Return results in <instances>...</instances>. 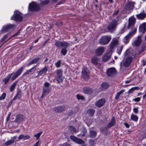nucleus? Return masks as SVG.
Segmentation results:
<instances>
[{"label":"nucleus","mask_w":146,"mask_h":146,"mask_svg":"<svg viewBox=\"0 0 146 146\" xmlns=\"http://www.w3.org/2000/svg\"><path fill=\"white\" fill-rule=\"evenodd\" d=\"M49 2V0H45L44 1H43L42 2V3L43 4L46 5V4H48Z\"/></svg>","instance_id":"bf43d9fd"},{"label":"nucleus","mask_w":146,"mask_h":146,"mask_svg":"<svg viewBox=\"0 0 146 146\" xmlns=\"http://www.w3.org/2000/svg\"><path fill=\"white\" fill-rule=\"evenodd\" d=\"M89 143L91 146H93L94 145V141L92 140H90L89 141Z\"/></svg>","instance_id":"4d7b16f0"},{"label":"nucleus","mask_w":146,"mask_h":146,"mask_svg":"<svg viewBox=\"0 0 146 146\" xmlns=\"http://www.w3.org/2000/svg\"><path fill=\"white\" fill-rule=\"evenodd\" d=\"M49 85V84L47 82H46L44 84V86H45L44 87H49L48 86Z\"/></svg>","instance_id":"e2e57ef3"},{"label":"nucleus","mask_w":146,"mask_h":146,"mask_svg":"<svg viewBox=\"0 0 146 146\" xmlns=\"http://www.w3.org/2000/svg\"><path fill=\"white\" fill-rule=\"evenodd\" d=\"M142 63L143 66H144L146 65V60H143L142 61Z\"/></svg>","instance_id":"052dcab7"},{"label":"nucleus","mask_w":146,"mask_h":146,"mask_svg":"<svg viewBox=\"0 0 146 146\" xmlns=\"http://www.w3.org/2000/svg\"><path fill=\"white\" fill-rule=\"evenodd\" d=\"M130 51L129 50L127 49L126 50L124 53V55L125 56H126L127 55H128Z\"/></svg>","instance_id":"5fc2aeb1"},{"label":"nucleus","mask_w":146,"mask_h":146,"mask_svg":"<svg viewBox=\"0 0 146 146\" xmlns=\"http://www.w3.org/2000/svg\"><path fill=\"white\" fill-rule=\"evenodd\" d=\"M14 142L13 140H10L7 141L5 143V145H10L11 144L13 143Z\"/></svg>","instance_id":"49530a36"},{"label":"nucleus","mask_w":146,"mask_h":146,"mask_svg":"<svg viewBox=\"0 0 146 146\" xmlns=\"http://www.w3.org/2000/svg\"><path fill=\"white\" fill-rule=\"evenodd\" d=\"M124 125L127 128H129L130 127L129 125L127 123H124Z\"/></svg>","instance_id":"69168bd1"},{"label":"nucleus","mask_w":146,"mask_h":146,"mask_svg":"<svg viewBox=\"0 0 146 146\" xmlns=\"http://www.w3.org/2000/svg\"><path fill=\"white\" fill-rule=\"evenodd\" d=\"M62 74L63 72L62 70L60 69H58L57 70V81L59 82H61L62 81Z\"/></svg>","instance_id":"1a4fd4ad"},{"label":"nucleus","mask_w":146,"mask_h":146,"mask_svg":"<svg viewBox=\"0 0 146 146\" xmlns=\"http://www.w3.org/2000/svg\"><path fill=\"white\" fill-rule=\"evenodd\" d=\"M51 90L49 87H44L43 89L42 95L41 96L42 98L47 95Z\"/></svg>","instance_id":"ddd939ff"},{"label":"nucleus","mask_w":146,"mask_h":146,"mask_svg":"<svg viewBox=\"0 0 146 146\" xmlns=\"http://www.w3.org/2000/svg\"><path fill=\"white\" fill-rule=\"evenodd\" d=\"M67 52V50L66 48H63L61 51V53L64 56L66 54Z\"/></svg>","instance_id":"37998d69"},{"label":"nucleus","mask_w":146,"mask_h":146,"mask_svg":"<svg viewBox=\"0 0 146 146\" xmlns=\"http://www.w3.org/2000/svg\"><path fill=\"white\" fill-rule=\"evenodd\" d=\"M30 138V136L27 135H24L23 134H21L18 137V140H17V141H18L20 140L23 139L24 140L29 139Z\"/></svg>","instance_id":"f3484780"},{"label":"nucleus","mask_w":146,"mask_h":146,"mask_svg":"<svg viewBox=\"0 0 146 146\" xmlns=\"http://www.w3.org/2000/svg\"><path fill=\"white\" fill-rule=\"evenodd\" d=\"M83 92L87 94H90L93 92L91 89L89 88H84L83 89Z\"/></svg>","instance_id":"393cba45"},{"label":"nucleus","mask_w":146,"mask_h":146,"mask_svg":"<svg viewBox=\"0 0 146 146\" xmlns=\"http://www.w3.org/2000/svg\"><path fill=\"white\" fill-rule=\"evenodd\" d=\"M133 58L131 57H127L125 60L123 61V66L126 67H128L132 62Z\"/></svg>","instance_id":"9b49d317"},{"label":"nucleus","mask_w":146,"mask_h":146,"mask_svg":"<svg viewBox=\"0 0 146 146\" xmlns=\"http://www.w3.org/2000/svg\"><path fill=\"white\" fill-rule=\"evenodd\" d=\"M105 100L104 99H102L98 100L96 103V105L99 107H102L103 105L105 102Z\"/></svg>","instance_id":"412c9836"},{"label":"nucleus","mask_w":146,"mask_h":146,"mask_svg":"<svg viewBox=\"0 0 146 146\" xmlns=\"http://www.w3.org/2000/svg\"><path fill=\"white\" fill-rule=\"evenodd\" d=\"M133 88H132L130 89L129 90V93H131V92H133Z\"/></svg>","instance_id":"338daca9"},{"label":"nucleus","mask_w":146,"mask_h":146,"mask_svg":"<svg viewBox=\"0 0 146 146\" xmlns=\"http://www.w3.org/2000/svg\"><path fill=\"white\" fill-rule=\"evenodd\" d=\"M96 133L94 131H90V136L92 138H94L96 136Z\"/></svg>","instance_id":"7c9ffc66"},{"label":"nucleus","mask_w":146,"mask_h":146,"mask_svg":"<svg viewBox=\"0 0 146 146\" xmlns=\"http://www.w3.org/2000/svg\"><path fill=\"white\" fill-rule=\"evenodd\" d=\"M115 119L114 117H113L110 122L108 123L107 125V127L109 128L115 125Z\"/></svg>","instance_id":"bb28decb"},{"label":"nucleus","mask_w":146,"mask_h":146,"mask_svg":"<svg viewBox=\"0 0 146 146\" xmlns=\"http://www.w3.org/2000/svg\"><path fill=\"white\" fill-rule=\"evenodd\" d=\"M69 130L72 133H76L77 131L75 128L72 126H70L68 128Z\"/></svg>","instance_id":"473e14b6"},{"label":"nucleus","mask_w":146,"mask_h":146,"mask_svg":"<svg viewBox=\"0 0 146 146\" xmlns=\"http://www.w3.org/2000/svg\"><path fill=\"white\" fill-rule=\"evenodd\" d=\"M23 118V116L21 114H18L16 116L15 120L19 122L22 120Z\"/></svg>","instance_id":"c756f323"},{"label":"nucleus","mask_w":146,"mask_h":146,"mask_svg":"<svg viewBox=\"0 0 146 146\" xmlns=\"http://www.w3.org/2000/svg\"><path fill=\"white\" fill-rule=\"evenodd\" d=\"M104 48L103 47H100L96 50V54L98 56H101L104 52Z\"/></svg>","instance_id":"2eb2a0df"},{"label":"nucleus","mask_w":146,"mask_h":146,"mask_svg":"<svg viewBox=\"0 0 146 146\" xmlns=\"http://www.w3.org/2000/svg\"><path fill=\"white\" fill-rule=\"evenodd\" d=\"M28 9L29 10L31 11H36L39 10L40 7L36 2H33L29 4Z\"/></svg>","instance_id":"f03ea898"},{"label":"nucleus","mask_w":146,"mask_h":146,"mask_svg":"<svg viewBox=\"0 0 146 146\" xmlns=\"http://www.w3.org/2000/svg\"><path fill=\"white\" fill-rule=\"evenodd\" d=\"M64 110V106L56 107L53 108L54 111L57 112H60Z\"/></svg>","instance_id":"5701e85b"},{"label":"nucleus","mask_w":146,"mask_h":146,"mask_svg":"<svg viewBox=\"0 0 146 146\" xmlns=\"http://www.w3.org/2000/svg\"><path fill=\"white\" fill-rule=\"evenodd\" d=\"M131 119L134 121H137L138 118L136 115H132L131 116Z\"/></svg>","instance_id":"79ce46f5"},{"label":"nucleus","mask_w":146,"mask_h":146,"mask_svg":"<svg viewBox=\"0 0 146 146\" xmlns=\"http://www.w3.org/2000/svg\"><path fill=\"white\" fill-rule=\"evenodd\" d=\"M70 138L73 141H74V142L76 141L77 139V137L73 136V135H71L70 136Z\"/></svg>","instance_id":"3c124183"},{"label":"nucleus","mask_w":146,"mask_h":146,"mask_svg":"<svg viewBox=\"0 0 146 146\" xmlns=\"http://www.w3.org/2000/svg\"><path fill=\"white\" fill-rule=\"evenodd\" d=\"M77 98L78 99V100H83L84 99V98L83 96L79 95H77Z\"/></svg>","instance_id":"864d4df0"},{"label":"nucleus","mask_w":146,"mask_h":146,"mask_svg":"<svg viewBox=\"0 0 146 146\" xmlns=\"http://www.w3.org/2000/svg\"><path fill=\"white\" fill-rule=\"evenodd\" d=\"M98 59L97 58L94 57L92 58V62L93 64L96 65L98 64Z\"/></svg>","instance_id":"58836bf2"},{"label":"nucleus","mask_w":146,"mask_h":146,"mask_svg":"<svg viewBox=\"0 0 146 146\" xmlns=\"http://www.w3.org/2000/svg\"><path fill=\"white\" fill-rule=\"evenodd\" d=\"M116 70L114 68H112L109 69L107 71V75L110 76H111L115 74Z\"/></svg>","instance_id":"4468645a"},{"label":"nucleus","mask_w":146,"mask_h":146,"mask_svg":"<svg viewBox=\"0 0 146 146\" xmlns=\"http://www.w3.org/2000/svg\"><path fill=\"white\" fill-rule=\"evenodd\" d=\"M125 91V90L123 89H122L121 90H120L119 92H118L116 95L115 96V98L116 100L118 99L119 98V96L121 95V94H122L123 92H124Z\"/></svg>","instance_id":"f704fd0d"},{"label":"nucleus","mask_w":146,"mask_h":146,"mask_svg":"<svg viewBox=\"0 0 146 146\" xmlns=\"http://www.w3.org/2000/svg\"><path fill=\"white\" fill-rule=\"evenodd\" d=\"M111 54L110 52H108L105 54L102 57V60L104 62H106L110 59Z\"/></svg>","instance_id":"4be33fe9"},{"label":"nucleus","mask_w":146,"mask_h":146,"mask_svg":"<svg viewBox=\"0 0 146 146\" xmlns=\"http://www.w3.org/2000/svg\"><path fill=\"white\" fill-rule=\"evenodd\" d=\"M101 86L103 89L106 88L108 87V84L107 83H104L101 84Z\"/></svg>","instance_id":"a19ab883"},{"label":"nucleus","mask_w":146,"mask_h":146,"mask_svg":"<svg viewBox=\"0 0 146 146\" xmlns=\"http://www.w3.org/2000/svg\"><path fill=\"white\" fill-rule=\"evenodd\" d=\"M137 29L135 28L133 30L130 31L124 38L123 42L125 44L127 43L129 40L130 38L131 37L136 33Z\"/></svg>","instance_id":"7ed1b4c3"},{"label":"nucleus","mask_w":146,"mask_h":146,"mask_svg":"<svg viewBox=\"0 0 146 146\" xmlns=\"http://www.w3.org/2000/svg\"><path fill=\"white\" fill-rule=\"evenodd\" d=\"M23 68L22 67L19 69L12 76L11 79L14 80L18 77L22 73Z\"/></svg>","instance_id":"f8f14e48"},{"label":"nucleus","mask_w":146,"mask_h":146,"mask_svg":"<svg viewBox=\"0 0 146 146\" xmlns=\"http://www.w3.org/2000/svg\"><path fill=\"white\" fill-rule=\"evenodd\" d=\"M13 74H9L5 78H4L3 80V81L4 82L5 84H7L9 81V80L11 77V75Z\"/></svg>","instance_id":"c85d7f7f"},{"label":"nucleus","mask_w":146,"mask_h":146,"mask_svg":"<svg viewBox=\"0 0 146 146\" xmlns=\"http://www.w3.org/2000/svg\"><path fill=\"white\" fill-rule=\"evenodd\" d=\"M117 25V21L115 20H114L108 25L107 29L110 31H111L112 30H113Z\"/></svg>","instance_id":"6e6552de"},{"label":"nucleus","mask_w":146,"mask_h":146,"mask_svg":"<svg viewBox=\"0 0 146 146\" xmlns=\"http://www.w3.org/2000/svg\"><path fill=\"white\" fill-rule=\"evenodd\" d=\"M42 132H40L36 134L35 135H34V136L36 137V139H38L41 134H42Z\"/></svg>","instance_id":"09e8293b"},{"label":"nucleus","mask_w":146,"mask_h":146,"mask_svg":"<svg viewBox=\"0 0 146 146\" xmlns=\"http://www.w3.org/2000/svg\"><path fill=\"white\" fill-rule=\"evenodd\" d=\"M62 41H57L55 43V45L58 47H62Z\"/></svg>","instance_id":"2f4dec72"},{"label":"nucleus","mask_w":146,"mask_h":146,"mask_svg":"<svg viewBox=\"0 0 146 146\" xmlns=\"http://www.w3.org/2000/svg\"><path fill=\"white\" fill-rule=\"evenodd\" d=\"M48 67L46 66L41 69L40 71L37 72L38 74L36 76V77L37 78L40 76H42L43 75H45L48 71Z\"/></svg>","instance_id":"9d476101"},{"label":"nucleus","mask_w":146,"mask_h":146,"mask_svg":"<svg viewBox=\"0 0 146 146\" xmlns=\"http://www.w3.org/2000/svg\"><path fill=\"white\" fill-rule=\"evenodd\" d=\"M141 41V37L140 36H138L137 39L134 41L133 44L135 46H138L140 44Z\"/></svg>","instance_id":"6ab92c4d"},{"label":"nucleus","mask_w":146,"mask_h":146,"mask_svg":"<svg viewBox=\"0 0 146 146\" xmlns=\"http://www.w3.org/2000/svg\"><path fill=\"white\" fill-rule=\"evenodd\" d=\"M119 38L118 37L114 38L113 39L110 45V48L112 49L119 44Z\"/></svg>","instance_id":"423d86ee"},{"label":"nucleus","mask_w":146,"mask_h":146,"mask_svg":"<svg viewBox=\"0 0 146 146\" xmlns=\"http://www.w3.org/2000/svg\"><path fill=\"white\" fill-rule=\"evenodd\" d=\"M68 144L67 143H65L61 145L60 146H68Z\"/></svg>","instance_id":"774afa93"},{"label":"nucleus","mask_w":146,"mask_h":146,"mask_svg":"<svg viewBox=\"0 0 146 146\" xmlns=\"http://www.w3.org/2000/svg\"><path fill=\"white\" fill-rule=\"evenodd\" d=\"M137 17L139 19H143L146 17V14L144 13H140L136 15Z\"/></svg>","instance_id":"cd10ccee"},{"label":"nucleus","mask_w":146,"mask_h":146,"mask_svg":"<svg viewBox=\"0 0 146 146\" xmlns=\"http://www.w3.org/2000/svg\"><path fill=\"white\" fill-rule=\"evenodd\" d=\"M61 61L59 60L55 63V65L57 68H59L60 67L61 63Z\"/></svg>","instance_id":"de8ad7c7"},{"label":"nucleus","mask_w":146,"mask_h":146,"mask_svg":"<svg viewBox=\"0 0 146 146\" xmlns=\"http://www.w3.org/2000/svg\"><path fill=\"white\" fill-rule=\"evenodd\" d=\"M141 98V97H137L134 99H133L132 100V101H134L135 102H139Z\"/></svg>","instance_id":"603ef678"},{"label":"nucleus","mask_w":146,"mask_h":146,"mask_svg":"<svg viewBox=\"0 0 146 146\" xmlns=\"http://www.w3.org/2000/svg\"><path fill=\"white\" fill-rule=\"evenodd\" d=\"M76 142L78 144H83L84 142L82 139L78 138H77Z\"/></svg>","instance_id":"c03bdc74"},{"label":"nucleus","mask_w":146,"mask_h":146,"mask_svg":"<svg viewBox=\"0 0 146 146\" xmlns=\"http://www.w3.org/2000/svg\"><path fill=\"white\" fill-rule=\"evenodd\" d=\"M23 19L21 13L17 11H15L14 14L11 18V19L16 21H21Z\"/></svg>","instance_id":"f257e3e1"},{"label":"nucleus","mask_w":146,"mask_h":146,"mask_svg":"<svg viewBox=\"0 0 146 146\" xmlns=\"http://www.w3.org/2000/svg\"><path fill=\"white\" fill-rule=\"evenodd\" d=\"M40 58H35L32 60L29 63L27 64V66H29L33 64H36L39 61Z\"/></svg>","instance_id":"b1692460"},{"label":"nucleus","mask_w":146,"mask_h":146,"mask_svg":"<svg viewBox=\"0 0 146 146\" xmlns=\"http://www.w3.org/2000/svg\"><path fill=\"white\" fill-rule=\"evenodd\" d=\"M89 115L90 116H92L94 113L95 111L94 110L90 109L88 111Z\"/></svg>","instance_id":"e433bc0d"},{"label":"nucleus","mask_w":146,"mask_h":146,"mask_svg":"<svg viewBox=\"0 0 146 146\" xmlns=\"http://www.w3.org/2000/svg\"><path fill=\"white\" fill-rule=\"evenodd\" d=\"M111 37L110 36H104L100 39L99 43L103 45L108 44L111 40Z\"/></svg>","instance_id":"20e7f679"},{"label":"nucleus","mask_w":146,"mask_h":146,"mask_svg":"<svg viewBox=\"0 0 146 146\" xmlns=\"http://www.w3.org/2000/svg\"><path fill=\"white\" fill-rule=\"evenodd\" d=\"M133 80V79H131V78L125 81V84L129 83L131 82L132 80Z\"/></svg>","instance_id":"13d9d810"},{"label":"nucleus","mask_w":146,"mask_h":146,"mask_svg":"<svg viewBox=\"0 0 146 146\" xmlns=\"http://www.w3.org/2000/svg\"><path fill=\"white\" fill-rule=\"evenodd\" d=\"M15 26L14 24H9L3 27L1 31V33H4L10 31L11 29L15 28Z\"/></svg>","instance_id":"39448f33"},{"label":"nucleus","mask_w":146,"mask_h":146,"mask_svg":"<svg viewBox=\"0 0 146 146\" xmlns=\"http://www.w3.org/2000/svg\"><path fill=\"white\" fill-rule=\"evenodd\" d=\"M20 33V32L19 31H18L17 33H16L13 36H11L10 37V38H11L12 37H13V36H15L17 35H18L19 33Z\"/></svg>","instance_id":"0e129e2a"},{"label":"nucleus","mask_w":146,"mask_h":146,"mask_svg":"<svg viewBox=\"0 0 146 146\" xmlns=\"http://www.w3.org/2000/svg\"><path fill=\"white\" fill-rule=\"evenodd\" d=\"M17 84V81L14 82L13 84L11 85L10 88V91L11 92H13Z\"/></svg>","instance_id":"72a5a7b5"},{"label":"nucleus","mask_w":146,"mask_h":146,"mask_svg":"<svg viewBox=\"0 0 146 146\" xmlns=\"http://www.w3.org/2000/svg\"><path fill=\"white\" fill-rule=\"evenodd\" d=\"M70 44L64 41H62V47H64L66 48L70 46Z\"/></svg>","instance_id":"ea45409f"},{"label":"nucleus","mask_w":146,"mask_h":146,"mask_svg":"<svg viewBox=\"0 0 146 146\" xmlns=\"http://www.w3.org/2000/svg\"><path fill=\"white\" fill-rule=\"evenodd\" d=\"M22 96V95L21 92L20 91H18L16 94V95L13 98V100L15 101L16 99H19L21 98Z\"/></svg>","instance_id":"a878e982"},{"label":"nucleus","mask_w":146,"mask_h":146,"mask_svg":"<svg viewBox=\"0 0 146 146\" xmlns=\"http://www.w3.org/2000/svg\"><path fill=\"white\" fill-rule=\"evenodd\" d=\"M6 96V94L5 93H3L0 97V100H2L5 99Z\"/></svg>","instance_id":"8fccbe9b"},{"label":"nucleus","mask_w":146,"mask_h":146,"mask_svg":"<svg viewBox=\"0 0 146 146\" xmlns=\"http://www.w3.org/2000/svg\"><path fill=\"white\" fill-rule=\"evenodd\" d=\"M135 22V19L133 16L131 17L129 19L128 27L130 28L131 27L133 26Z\"/></svg>","instance_id":"a211bd4d"},{"label":"nucleus","mask_w":146,"mask_h":146,"mask_svg":"<svg viewBox=\"0 0 146 146\" xmlns=\"http://www.w3.org/2000/svg\"><path fill=\"white\" fill-rule=\"evenodd\" d=\"M135 3L133 2H128L125 5V8L127 10H131L133 9L134 7V4Z\"/></svg>","instance_id":"dca6fc26"},{"label":"nucleus","mask_w":146,"mask_h":146,"mask_svg":"<svg viewBox=\"0 0 146 146\" xmlns=\"http://www.w3.org/2000/svg\"><path fill=\"white\" fill-rule=\"evenodd\" d=\"M89 70L85 67L83 68L82 73L83 78L85 80H87L89 78Z\"/></svg>","instance_id":"0eeeda50"},{"label":"nucleus","mask_w":146,"mask_h":146,"mask_svg":"<svg viewBox=\"0 0 146 146\" xmlns=\"http://www.w3.org/2000/svg\"><path fill=\"white\" fill-rule=\"evenodd\" d=\"M40 144L39 143V141L38 140L37 142L33 146H40Z\"/></svg>","instance_id":"680f3d73"},{"label":"nucleus","mask_w":146,"mask_h":146,"mask_svg":"<svg viewBox=\"0 0 146 146\" xmlns=\"http://www.w3.org/2000/svg\"><path fill=\"white\" fill-rule=\"evenodd\" d=\"M37 65H35L34 67H32L30 69L27 70L26 72L25 73V75H28L30 74L32 72V71L33 70L35 67L37 66Z\"/></svg>","instance_id":"4c0bfd02"},{"label":"nucleus","mask_w":146,"mask_h":146,"mask_svg":"<svg viewBox=\"0 0 146 146\" xmlns=\"http://www.w3.org/2000/svg\"><path fill=\"white\" fill-rule=\"evenodd\" d=\"M146 30V24L145 23H143L139 27V30L140 32L144 33Z\"/></svg>","instance_id":"aec40b11"},{"label":"nucleus","mask_w":146,"mask_h":146,"mask_svg":"<svg viewBox=\"0 0 146 146\" xmlns=\"http://www.w3.org/2000/svg\"><path fill=\"white\" fill-rule=\"evenodd\" d=\"M138 107L133 108V111L134 113H138Z\"/></svg>","instance_id":"6e6d98bb"},{"label":"nucleus","mask_w":146,"mask_h":146,"mask_svg":"<svg viewBox=\"0 0 146 146\" xmlns=\"http://www.w3.org/2000/svg\"><path fill=\"white\" fill-rule=\"evenodd\" d=\"M123 48V45H121L120 46L118 47L117 50V52L119 55H120L121 54Z\"/></svg>","instance_id":"c9c22d12"},{"label":"nucleus","mask_w":146,"mask_h":146,"mask_svg":"<svg viewBox=\"0 0 146 146\" xmlns=\"http://www.w3.org/2000/svg\"><path fill=\"white\" fill-rule=\"evenodd\" d=\"M9 35V34H7L6 35H4L3 37H2L0 42H3L5 41L6 40V39L8 37V36Z\"/></svg>","instance_id":"a18cd8bd"}]
</instances>
